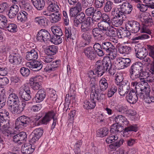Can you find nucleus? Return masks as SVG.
I'll list each match as a JSON object with an SVG mask.
<instances>
[{"label":"nucleus","mask_w":154,"mask_h":154,"mask_svg":"<svg viewBox=\"0 0 154 154\" xmlns=\"http://www.w3.org/2000/svg\"><path fill=\"white\" fill-rule=\"evenodd\" d=\"M142 86L137 90V93L138 97L141 100L147 97V96L149 95L150 92V89L149 88L145 86H143L142 85Z\"/></svg>","instance_id":"obj_17"},{"label":"nucleus","mask_w":154,"mask_h":154,"mask_svg":"<svg viewBox=\"0 0 154 154\" xmlns=\"http://www.w3.org/2000/svg\"><path fill=\"white\" fill-rule=\"evenodd\" d=\"M28 14L25 11H22L18 14L17 19L21 22H25L27 19Z\"/></svg>","instance_id":"obj_49"},{"label":"nucleus","mask_w":154,"mask_h":154,"mask_svg":"<svg viewBox=\"0 0 154 154\" xmlns=\"http://www.w3.org/2000/svg\"><path fill=\"white\" fill-rule=\"evenodd\" d=\"M109 132V129L106 128H100L97 131V136L101 137L106 136L108 134Z\"/></svg>","instance_id":"obj_48"},{"label":"nucleus","mask_w":154,"mask_h":154,"mask_svg":"<svg viewBox=\"0 0 154 154\" xmlns=\"http://www.w3.org/2000/svg\"><path fill=\"white\" fill-rule=\"evenodd\" d=\"M85 19V14L82 12H79L74 19V25L76 27H78Z\"/></svg>","instance_id":"obj_25"},{"label":"nucleus","mask_w":154,"mask_h":154,"mask_svg":"<svg viewBox=\"0 0 154 154\" xmlns=\"http://www.w3.org/2000/svg\"><path fill=\"white\" fill-rule=\"evenodd\" d=\"M114 16L111 20V23L116 27L122 25L124 20L122 17V14L120 13L119 10H117L114 13Z\"/></svg>","instance_id":"obj_7"},{"label":"nucleus","mask_w":154,"mask_h":154,"mask_svg":"<svg viewBox=\"0 0 154 154\" xmlns=\"http://www.w3.org/2000/svg\"><path fill=\"white\" fill-rule=\"evenodd\" d=\"M125 26L126 29L132 33H137L140 29V23L134 20L129 21L126 23Z\"/></svg>","instance_id":"obj_8"},{"label":"nucleus","mask_w":154,"mask_h":154,"mask_svg":"<svg viewBox=\"0 0 154 154\" xmlns=\"http://www.w3.org/2000/svg\"><path fill=\"white\" fill-rule=\"evenodd\" d=\"M99 85L100 90L98 93L103 94L101 93V91H104L106 90L108 88V84L107 80L105 78H102L99 81Z\"/></svg>","instance_id":"obj_34"},{"label":"nucleus","mask_w":154,"mask_h":154,"mask_svg":"<svg viewBox=\"0 0 154 154\" xmlns=\"http://www.w3.org/2000/svg\"><path fill=\"white\" fill-rule=\"evenodd\" d=\"M102 44L99 43H95L93 45L94 50L97 55L100 57L103 56L105 54V52L102 50Z\"/></svg>","instance_id":"obj_36"},{"label":"nucleus","mask_w":154,"mask_h":154,"mask_svg":"<svg viewBox=\"0 0 154 154\" xmlns=\"http://www.w3.org/2000/svg\"><path fill=\"white\" fill-rule=\"evenodd\" d=\"M41 59L43 61V63L45 64L49 63L51 62L54 60V57L49 55H46L45 56H43L42 54H40Z\"/></svg>","instance_id":"obj_54"},{"label":"nucleus","mask_w":154,"mask_h":154,"mask_svg":"<svg viewBox=\"0 0 154 154\" xmlns=\"http://www.w3.org/2000/svg\"><path fill=\"white\" fill-rule=\"evenodd\" d=\"M51 16V18L50 20L52 23H57L61 19L60 14L59 12L52 13Z\"/></svg>","instance_id":"obj_51"},{"label":"nucleus","mask_w":154,"mask_h":154,"mask_svg":"<svg viewBox=\"0 0 154 154\" xmlns=\"http://www.w3.org/2000/svg\"><path fill=\"white\" fill-rule=\"evenodd\" d=\"M35 150V147L31 144H25L21 146V150L23 154H31Z\"/></svg>","instance_id":"obj_28"},{"label":"nucleus","mask_w":154,"mask_h":154,"mask_svg":"<svg viewBox=\"0 0 154 154\" xmlns=\"http://www.w3.org/2000/svg\"><path fill=\"white\" fill-rule=\"evenodd\" d=\"M30 121V118L25 116L18 117L15 120V128L17 130H21L26 127Z\"/></svg>","instance_id":"obj_6"},{"label":"nucleus","mask_w":154,"mask_h":154,"mask_svg":"<svg viewBox=\"0 0 154 154\" xmlns=\"http://www.w3.org/2000/svg\"><path fill=\"white\" fill-rule=\"evenodd\" d=\"M64 33L65 40L66 42L69 41L71 39V27H65L64 28Z\"/></svg>","instance_id":"obj_52"},{"label":"nucleus","mask_w":154,"mask_h":154,"mask_svg":"<svg viewBox=\"0 0 154 154\" xmlns=\"http://www.w3.org/2000/svg\"><path fill=\"white\" fill-rule=\"evenodd\" d=\"M101 47L102 50L107 53V55L111 57V59H114L116 57L117 54V50L111 42H103L102 43Z\"/></svg>","instance_id":"obj_5"},{"label":"nucleus","mask_w":154,"mask_h":154,"mask_svg":"<svg viewBox=\"0 0 154 154\" xmlns=\"http://www.w3.org/2000/svg\"><path fill=\"white\" fill-rule=\"evenodd\" d=\"M29 67L33 71H37L40 70L42 67V62L37 61H31L29 62Z\"/></svg>","instance_id":"obj_29"},{"label":"nucleus","mask_w":154,"mask_h":154,"mask_svg":"<svg viewBox=\"0 0 154 154\" xmlns=\"http://www.w3.org/2000/svg\"><path fill=\"white\" fill-rule=\"evenodd\" d=\"M6 97L4 89L0 88V109L3 108L5 105Z\"/></svg>","instance_id":"obj_35"},{"label":"nucleus","mask_w":154,"mask_h":154,"mask_svg":"<svg viewBox=\"0 0 154 154\" xmlns=\"http://www.w3.org/2000/svg\"><path fill=\"white\" fill-rule=\"evenodd\" d=\"M46 93L45 90L42 89L38 91L35 97L36 103H40L43 100L46 96Z\"/></svg>","instance_id":"obj_30"},{"label":"nucleus","mask_w":154,"mask_h":154,"mask_svg":"<svg viewBox=\"0 0 154 154\" xmlns=\"http://www.w3.org/2000/svg\"><path fill=\"white\" fill-rule=\"evenodd\" d=\"M126 126H127V127L125 128L123 132L124 136L126 135H127V133L128 131H132L136 132L137 130V128L136 125H132L129 124L128 125Z\"/></svg>","instance_id":"obj_46"},{"label":"nucleus","mask_w":154,"mask_h":154,"mask_svg":"<svg viewBox=\"0 0 154 154\" xmlns=\"http://www.w3.org/2000/svg\"><path fill=\"white\" fill-rule=\"evenodd\" d=\"M81 37L85 42L90 43L92 39V35L88 32H84L81 35Z\"/></svg>","instance_id":"obj_61"},{"label":"nucleus","mask_w":154,"mask_h":154,"mask_svg":"<svg viewBox=\"0 0 154 154\" xmlns=\"http://www.w3.org/2000/svg\"><path fill=\"white\" fill-rule=\"evenodd\" d=\"M26 101H22L21 103L17 105H13L11 106H9L11 112L14 114L17 115L20 113L24 109L26 105Z\"/></svg>","instance_id":"obj_10"},{"label":"nucleus","mask_w":154,"mask_h":154,"mask_svg":"<svg viewBox=\"0 0 154 154\" xmlns=\"http://www.w3.org/2000/svg\"><path fill=\"white\" fill-rule=\"evenodd\" d=\"M8 72V69L7 64L5 63L0 64V75H6Z\"/></svg>","instance_id":"obj_45"},{"label":"nucleus","mask_w":154,"mask_h":154,"mask_svg":"<svg viewBox=\"0 0 154 154\" xmlns=\"http://www.w3.org/2000/svg\"><path fill=\"white\" fill-rule=\"evenodd\" d=\"M144 78L140 77L138 79H131L133 81L131 83V87H134L137 92V90L140 87L139 85H140V82H143Z\"/></svg>","instance_id":"obj_39"},{"label":"nucleus","mask_w":154,"mask_h":154,"mask_svg":"<svg viewBox=\"0 0 154 154\" xmlns=\"http://www.w3.org/2000/svg\"><path fill=\"white\" fill-rule=\"evenodd\" d=\"M115 121L117 124L123 125L125 126L129 124V121L124 116L119 115L115 117Z\"/></svg>","instance_id":"obj_31"},{"label":"nucleus","mask_w":154,"mask_h":154,"mask_svg":"<svg viewBox=\"0 0 154 154\" xmlns=\"http://www.w3.org/2000/svg\"><path fill=\"white\" fill-rule=\"evenodd\" d=\"M30 93L29 87L28 86H25L22 89H20L19 91V95L25 101H28L31 98Z\"/></svg>","instance_id":"obj_16"},{"label":"nucleus","mask_w":154,"mask_h":154,"mask_svg":"<svg viewBox=\"0 0 154 154\" xmlns=\"http://www.w3.org/2000/svg\"><path fill=\"white\" fill-rule=\"evenodd\" d=\"M8 20L6 17L2 15H0V28L4 29L7 25Z\"/></svg>","instance_id":"obj_59"},{"label":"nucleus","mask_w":154,"mask_h":154,"mask_svg":"<svg viewBox=\"0 0 154 154\" xmlns=\"http://www.w3.org/2000/svg\"><path fill=\"white\" fill-rule=\"evenodd\" d=\"M83 53L86 57L91 60H94L97 56L96 53L91 46L85 48Z\"/></svg>","instance_id":"obj_19"},{"label":"nucleus","mask_w":154,"mask_h":154,"mask_svg":"<svg viewBox=\"0 0 154 154\" xmlns=\"http://www.w3.org/2000/svg\"><path fill=\"white\" fill-rule=\"evenodd\" d=\"M136 92L134 90H130L128 94L126 96L127 101L131 104H134L136 103L139 98Z\"/></svg>","instance_id":"obj_21"},{"label":"nucleus","mask_w":154,"mask_h":154,"mask_svg":"<svg viewBox=\"0 0 154 154\" xmlns=\"http://www.w3.org/2000/svg\"><path fill=\"white\" fill-rule=\"evenodd\" d=\"M122 84L119 85L118 89V92L119 94L121 96H124L125 94H127L129 91L130 88L129 83L128 81L124 80V82L121 83Z\"/></svg>","instance_id":"obj_13"},{"label":"nucleus","mask_w":154,"mask_h":154,"mask_svg":"<svg viewBox=\"0 0 154 154\" xmlns=\"http://www.w3.org/2000/svg\"><path fill=\"white\" fill-rule=\"evenodd\" d=\"M51 35L49 32L46 30L41 29L37 34L36 39L40 42L50 41Z\"/></svg>","instance_id":"obj_9"},{"label":"nucleus","mask_w":154,"mask_h":154,"mask_svg":"<svg viewBox=\"0 0 154 154\" xmlns=\"http://www.w3.org/2000/svg\"><path fill=\"white\" fill-rule=\"evenodd\" d=\"M48 9L51 12H58L60 11L59 6L57 2L48 5Z\"/></svg>","instance_id":"obj_60"},{"label":"nucleus","mask_w":154,"mask_h":154,"mask_svg":"<svg viewBox=\"0 0 154 154\" xmlns=\"http://www.w3.org/2000/svg\"><path fill=\"white\" fill-rule=\"evenodd\" d=\"M61 36L56 35H53L52 37L51 36L49 41L55 45H59L62 42V39Z\"/></svg>","instance_id":"obj_56"},{"label":"nucleus","mask_w":154,"mask_h":154,"mask_svg":"<svg viewBox=\"0 0 154 154\" xmlns=\"http://www.w3.org/2000/svg\"><path fill=\"white\" fill-rule=\"evenodd\" d=\"M38 57L37 52L33 49L26 53V59L28 60H35Z\"/></svg>","instance_id":"obj_32"},{"label":"nucleus","mask_w":154,"mask_h":154,"mask_svg":"<svg viewBox=\"0 0 154 154\" xmlns=\"http://www.w3.org/2000/svg\"><path fill=\"white\" fill-rule=\"evenodd\" d=\"M60 60H56L51 62L50 64H48L45 68V71L48 72L54 71L60 66Z\"/></svg>","instance_id":"obj_23"},{"label":"nucleus","mask_w":154,"mask_h":154,"mask_svg":"<svg viewBox=\"0 0 154 154\" xmlns=\"http://www.w3.org/2000/svg\"><path fill=\"white\" fill-rule=\"evenodd\" d=\"M103 32L98 27L93 29L91 31V34L94 38L98 41H101L103 39Z\"/></svg>","instance_id":"obj_20"},{"label":"nucleus","mask_w":154,"mask_h":154,"mask_svg":"<svg viewBox=\"0 0 154 154\" xmlns=\"http://www.w3.org/2000/svg\"><path fill=\"white\" fill-rule=\"evenodd\" d=\"M117 87L115 85H112L109 87L107 94L108 97L109 98L112 97L117 91Z\"/></svg>","instance_id":"obj_57"},{"label":"nucleus","mask_w":154,"mask_h":154,"mask_svg":"<svg viewBox=\"0 0 154 154\" xmlns=\"http://www.w3.org/2000/svg\"><path fill=\"white\" fill-rule=\"evenodd\" d=\"M81 30L82 32H90L91 30V26H89L84 22L81 23Z\"/></svg>","instance_id":"obj_63"},{"label":"nucleus","mask_w":154,"mask_h":154,"mask_svg":"<svg viewBox=\"0 0 154 154\" xmlns=\"http://www.w3.org/2000/svg\"><path fill=\"white\" fill-rule=\"evenodd\" d=\"M141 21L143 22L144 23L145 25L143 26L140 29V32L141 33H146L150 35L151 34V31L147 27V26H149V24L151 25L152 23V20L151 19L145 18L144 17H140V19ZM152 37L151 35H150Z\"/></svg>","instance_id":"obj_14"},{"label":"nucleus","mask_w":154,"mask_h":154,"mask_svg":"<svg viewBox=\"0 0 154 154\" xmlns=\"http://www.w3.org/2000/svg\"><path fill=\"white\" fill-rule=\"evenodd\" d=\"M43 130L41 128L35 129L30 136L29 142L30 143L34 144L38 141L42 135Z\"/></svg>","instance_id":"obj_11"},{"label":"nucleus","mask_w":154,"mask_h":154,"mask_svg":"<svg viewBox=\"0 0 154 154\" xmlns=\"http://www.w3.org/2000/svg\"><path fill=\"white\" fill-rule=\"evenodd\" d=\"M119 6L120 13L123 14H130L133 9V6L128 2H123Z\"/></svg>","instance_id":"obj_12"},{"label":"nucleus","mask_w":154,"mask_h":154,"mask_svg":"<svg viewBox=\"0 0 154 154\" xmlns=\"http://www.w3.org/2000/svg\"><path fill=\"white\" fill-rule=\"evenodd\" d=\"M96 11L97 9L93 7H90L85 10V13L88 16H92Z\"/></svg>","instance_id":"obj_62"},{"label":"nucleus","mask_w":154,"mask_h":154,"mask_svg":"<svg viewBox=\"0 0 154 154\" xmlns=\"http://www.w3.org/2000/svg\"><path fill=\"white\" fill-rule=\"evenodd\" d=\"M58 48L57 46L53 45L49 46L46 51L47 54L49 55H54L56 54L58 51Z\"/></svg>","instance_id":"obj_44"},{"label":"nucleus","mask_w":154,"mask_h":154,"mask_svg":"<svg viewBox=\"0 0 154 154\" xmlns=\"http://www.w3.org/2000/svg\"><path fill=\"white\" fill-rule=\"evenodd\" d=\"M117 34L119 37L121 38H128L131 35L130 31L128 30H122L120 29L117 32Z\"/></svg>","instance_id":"obj_42"},{"label":"nucleus","mask_w":154,"mask_h":154,"mask_svg":"<svg viewBox=\"0 0 154 154\" xmlns=\"http://www.w3.org/2000/svg\"><path fill=\"white\" fill-rule=\"evenodd\" d=\"M89 83L90 86L91 98L92 99H97L100 101L102 100L105 95L98 93L100 90L98 85L95 83V78H91Z\"/></svg>","instance_id":"obj_3"},{"label":"nucleus","mask_w":154,"mask_h":154,"mask_svg":"<svg viewBox=\"0 0 154 154\" xmlns=\"http://www.w3.org/2000/svg\"><path fill=\"white\" fill-rule=\"evenodd\" d=\"M143 64L139 62L134 63L129 69V75L131 79H139L140 77L144 78L141 75V72L143 68Z\"/></svg>","instance_id":"obj_2"},{"label":"nucleus","mask_w":154,"mask_h":154,"mask_svg":"<svg viewBox=\"0 0 154 154\" xmlns=\"http://www.w3.org/2000/svg\"><path fill=\"white\" fill-rule=\"evenodd\" d=\"M103 10L106 13L110 12L113 6V2L110 1H108L104 4Z\"/></svg>","instance_id":"obj_50"},{"label":"nucleus","mask_w":154,"mask_h":154,"mask_svg":"<svg viewBox=\"0 0 154 154\" xmlns=\"http://www.w3.org/2000/svg\"><path fill=\"white\" fill-rule=\"evenodd\" d=\"M20 7L22 9H24L27 11L32 10V7L29 3L26 2L25 1L22 0L19 2Z\"/></svg>","instance_id":"obj_43"},{"label":"nucleus","mask_w":154,"mask_h":154,"mask_svg":"<svg viewBox=\"0 0 154 154\" xmlns=\"http://www.w3.org/2000/svg\"><path fill=\"white\" fill-rule=\"evenodd\" d=\"M5 29L11 32H17V26L14 23H7Z\"/></svg>","instance_id":"obj_55"},{"label":"nucleus","mask_w":154,"mask_h":154,"mask_svg":"<svg viewBox=\"0 0 154 154\" xmlns=\"http://www.w3.org/2000/svg\"><path fill=\"white\" fill-rule=\"evenodd\" d=\"M110 24L100 21L97 24V27L102 31H105L108 29Z\"/></svg>","instance_id":"obj_53"},{"label":"nucleus","mask_w":154,"mask_h":154,"mask_svg":"<svg viewBox=\"0 0 154 154\" xmlns=\"http://www.w3.org/2000/svg\"><path fill=\"white\" fill-rule=\"evenodd\" d=\"M8 58L9 62L13 65H19L22 62V57L18 54H10Z\"/></svg>","instance_id":"obj_22"},{"label":"nucleus","mask_w":154,"mask_h":154,"mask_svg":"<svg viewBox=\"0 0 154 154\" xmlns=\"http://www.w3.org/2000/svg\"><path fill=\"white\" fill-rule=\"evenodd\" d=\"M111 60L109 56L104 57L103 60H98L96 62L95 66L94 71L97 76H101L110 66Z\"/></svg>","instance_id":"obj_1"},{"label":"nucleus","mask_w":154,"mask_h":154,"mask_svg":"<svg viewBox=\"0 0 154 154\" xmlns=\"http://www.w3.org/2000/svg\"><path fill=\"white\" fill-rule=\"evenodd\" d=\"M19 103V99L16 94L12 93L9 95L7 102L8 106H11L13 105H17Z\"/></svg>","instance_id":"obj_24"},{"label":"nucleus","mask_w":154,"mask_h":154,"mask_svg":"<svg viewBox=\"0 0 154 154\" xmlns=\"http://www.w3.org/2000/svg\"><path fill=\"white\" fill-rule=\"evenodd\" d=\"M0 129L2 134L8 138H10L13 133L9 126V120L5 119L3 116L0 115Z\"/></svg>","instance_id":"obj_4"},{"label":"nucleus","mask_w":154,"mask_h":154,"mask_svg":"<svg viewBox=\"0 0 154 154\" xmlns=\"http://www.w3.org/2000/svg\"><path fill=\"white\" fill-rule=\"evenodd\" d=\"M102 16L101 11H96L92 16V18L94 21L97 22L100 20Z\"/></svg>","instance_id":"obj_64"},{"label":"nucleus","mask_w":154,"mask_h":154,"mask_svg":"<svg viewBox=\"0 0 154 154\" xmlns=\"http://www.w3.org/2000/svg\"><path fill=\"white\" fill-rule=\"evenodd\" d=\"M51 30L54 34L53 35L62 36L63 35V32L60 29L56 26H52Z\"/></svg>","instance_id":"obj_58"},{"label":"nucleus","mask_w":154,"mask_h":154,"mask_svg":"<svg viewBox=\"0 0 154 154\" xmlns=\"http://www.w3.org/2000/svg\"><path fill=\"white\" fill-rule=\"evenodd\" d=\"M136 56L137 57L141 60L145 58L148 54L147 51L144 47L138 48L135 50Z\"/></svg>","instance_id":"obj_27"},{"label":"nucleus","mask_w":154,"mask_h":154,"mask_svg":"<svg viewBox=\"0 0 154 154\" xmlns=\"http://www.w3.org/2000/svg\"><path fill=\"white\" fill-rule=\"evenodd\" d=\"M149 72H143L142 76L144 78V80L145 79H147V81L150 82H152L154 81V72H151L149 71Z\"/></svg>","instance_id":"obj_41"},{"label":"nucleus","mask_w":154,"mask_h":154,"mask_svg":"<svg viewBox=\"0 0 154 154\" xmlns=\"http://www.w3.org/2000/svg\"><path fill=\"white\" fill-rule=\"evenodd\" d=\"M112 63L113 66L117 69L120 70L124 68L122 57L116 58L114 61Z\"/></svg>","instance_id":"obj_40"},{"label":"nucleus","mask_w":154,"mask_h":154,"mask_svg":"<svg viewBox=\"0 0 154 154\" xmlns=\"http://www.w3.org/2000/svg\"><path fill=\"white\" fill-rule=\"evenodd\" d=\"M34 7L38 10H40L43 9L45 5L44 0H31Z\"/></svg>","instance_id":"obj_38"},{"label":"nucleus","mask_w":154,"mask_h":154,"mask_svg":"<svg viewBox=\"0 0 154 154\" xmlns=\"http://www.w3.org/2000/svg\"><path fill=\"white\" fill-rule=\"evenodd\" d=\"M105 99V95L104 97V98L101 100L100 101L98 100L97 99H92L91 98V94H90V99L91 101L89 102L87 100H85L84 101L83 105V107L87 109H94L96 105V102H102Z\"/></svg>","instance_id":"obj_15"},{"label":"nucleus","mask_w":154,"mask_h":154,"mask_svg":"<svg viewBox=\"0 0 154 154\" xmlns=\"http://www.w3.org/2000/svg\"><path fill=\"white\" fill-rule=\"evenodd\" d=\"M118 51L120 54H128L131 51V48L128 46L121 45L119 46Z\"/></svg>","instance_id":"obj_47"},{"label":"nucleus","mask_w":154,"mask_h":154,"mask_svg":"<svg viewBox=\"0 0 154 154\" xmlns=\"http://www.w3.org/2000/svg\"><path fill=\"white\" fill-rule=\"evenodd\" d=\"M122 125L117 124L112 125L111 127L110 132L113 134L114 133L122 132L124 129Z\"/></svg>","instance_id":"obj_37"},{"label":"nucleus","mask_w":154,"mask_h":154,"mask_svg":"<svg viewBox=\"0 0 154 154\" xmlns=\"http://www.w3.org/2000/svg\"><path fill=\"white\" fill-rule=\"evenodd\" d=\"M55 116V114L53 111H50L46 113L45 116L39 121V124L46 125Z\"/></svg>","instance_id":"obj_18"},{"label":"nucleus","mask_w":154,"mask_h":154,"mask_svg":"<svg viewBox=\"0 0 154 154\" xmlns=\"http://www.w3.org/2000/svg\"><path fill=\"white\" fill-rule=\"evenodd\" d=\"M19 11L18 6L15 4L13 5L10 7L8 13L9 17L12 18L14 17Z\"/></svg>","instance_id":"obj_33"},{"label":"nucleus","mask_w":154,"mask_h":154,"mask_svg":"<svg viewBox=\"0 0 154 154\" xmlns=\"http://www.w3.org/2000/svg\"><path fill=\"white\" fill-rule=\"evenodd\" d=\"M34 21L35 23L42 28H45L48 25L47 19L43 16L35 17L34 18Z\"/></svg>","instance_id":"obj_26"}]
</instances>
